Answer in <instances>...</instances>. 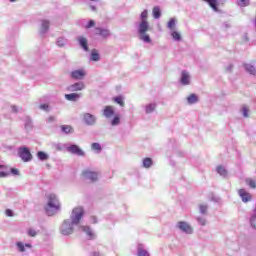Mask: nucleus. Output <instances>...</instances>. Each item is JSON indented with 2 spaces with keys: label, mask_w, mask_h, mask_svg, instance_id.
I'll return each instance as SVG.
<instances>
[{
  "label": "nucleus",
  "mask_w": 256,
  "mask_h": 256,
  "mask_svg": "<svg viewBox=\"0 0 256 256\" xmlns=\"http://www.w3.org/2000/svg\"><path fill=\"white\" fill-rule=\"evenodd\" d=\"M83 215H85V210L83 207H76L72 210L70 215V219H66L60 226L61 235H73L75 231V227L81 223V219H83Z\"/></svg>",
  "instance_id": "obj_1"
},
{
  "label": "nucleus",
  "mask_w": 256,
  "mask_h": 256,
  "mask_svg": "<svg viewBox=\"0 0 256 256\" xmlns=\"http://www.w3.org/2000/svg\"><path fill=\"white\" fill-rule=\"evenodd\" d=\"M148 17L149 12L147 10H143L140 14V21L135 23L138 38L144 43H151V37L149 36V34H147V31H149L150 29L149 21L147 20Z\"/></svg>",
  "instance_id": "obj_2"
},
{
  "label": "nucleus",
  "mask_w": 256,
  "mask_h": 256,
  "mask_svg": "<svg viewBox=\"0 0 256 256\" xmlns=\"http://www.w3.org/2000/svg\"><path fill=\"white\" fill-rule=\"evenodd\" d=\"M61 210V204L59 203V199L55 194H50L48 197V203L45 207L46 215L48 217H53V215H57Z\"/></svg>",
  "instance_id": "obj_3"
},
{
  "label": "nucleus",
  "mask_w": 256,
  "mask_h": 256,
  "mask_svg": "<svg viewBox=\"0 0 256 256\" xmlns=\"http://www.w3.org/2000/svg\"><path fill=\"white\" fill-rule=\"evenodd\" d=\"M18 155L24 161V163H29L31 161V152L27 149V147H20L18 149Z\"/></svg>",
  "instance_id": "obj_4"
},
{
  "label": "nucleus",
  "mask_w": 256,
  "mask_h": 256,
  "mask_svg": "<svg viewBox=\"0 0 256 256\" xmlns=\"http://www.w3.org/2000/svg\"><path fill=\"white\" fill-rule=\"evenodd\" d=\"M70 77L76 81H82V79L87 77V71H85V69L74 70L70 73Z\"/></svg>",
  "instance_id": "obj_5"
},
{
  "label": "nucleus",
  "mask_w": 256,
  "mask_h": 256,
  "mask_svg": "<svg viewBox=\"0 0 256 256\" xmlns=\"http://www.w3.org/2000/svg\"><path fill=\"white\" fill-rule=\"evenodd\" d=\"M176 227L187 235H191V233H193V227H191V225L185 221L178 222Z\"/></svg>",
  "instance_id": "obj_6"
},
{
  "label": "nucleus",
  "mask_w": 256,
  "mask_h": 256,
  "mask_svg": "<svg viewBox=\"0 0 256 256\" xmlns=\"http://www.w3.org/2000/svg\"><path fill=\"white\" fill-rule=\"evenodd\" d=\"M83 121H84L85 125H88L89 127H93V125H95V123H97V117L91 113H84Z\"/></svg>",
  "instance_id": "obj_7"
},
{
  "label": "nucleus",
  "mask_w": 256,
  "mask_h": 256,
  "mask_svg": "<svg viewBox=\"0 0 256 256\" xmlns=\"http://www.w3.org/2000/svg\"><path fill=\"white\" fill-rule=\"evenodd\" d=\"M68 153H72V155H77L78 157H84L85 152L79 148V146L72 144L67 147Z\"/></svg>",
  "instance_id": "obj_8"
},
{
  "label": "nucleus",
  "mask_w": 256,
  "mask_h": 256,
  "mask_svg": "<svg viewBox=\"0 0 256 256\" xmlns=\"http://www.w3.org/2000/svg\"><path fill=\"white\" fill-rule=\"evenodd\" d=\"M95 35H100L103 39H107V37H111V31L107 28L97 27L94 29Z\"/></svg>",
  "instance_id": "obj_9"
},
{
  "label": "nucleus",
  "mask_w": 256,
  "mask_h": 256,
  "mask_svg": "<svg viewBox=\"0 0 256 256\" xmlns=\"http://www.w3.org/2000/svg\"><path fill=\"white\" fill-rule=\"evenodd\" d=\"M79 231L86 234L87 239L93 240L95 239V232L89 226H80Z\"/></svg>",
  "instance_id": "obj_10"
},
{
  "label": "nucleus",
  "mask_w": 256,
  "mask_h": 256,
  "mask_svg": "<svg viewBox=\"0 0 256 256\" xmlns=\"http://www.w3.org/2000/svg\"><path fill=\"white\" fill-rule=\"evenodd\" d=\"M180 83L184 86L191 85V75L186 70L181 72Z\"/></svg>",
  "instance_id": "obj_11"
},
{
  "label": "nucleus",
  "mask_w": 256,
  "mask_h": 256,
  "mask_svg": "<svg viewBox=\"0 0 256 256\" xmlns=\"http://www.w3.org/2000/svg\"><path fill=\"white\" fill-rule=\"evenodd\" d=\"M238 195L240 199L243 201V203H249L253 197L249 192H247L245 189L238 190Z\"/></svg>",
  "instance_id": "obj_12"
},
{
  "label": "nucleus",
  "mask_w": 256,
  "mask_h": 256,
  "mask_svg": "<svg viewBox=\"0 0 256 256\" xmlns=\"http://www.w3.org/2000/svg\"><path fill=\"white\" fill-rule=\"evenodd\" d=\"M83 176L85 177V179H89L90 181H97L99 174L97 172H93L91 170H85L83 172Z\"/></svg>",
  "instance_id": "obj_13"
},
{
  "label": "nucleus",
  "mask_w": 256,
  "mask_h": 256,
  "mask_svg": "<svg viewBox=\"0 0 256 256\" xmlns=\"http://www.w3.org/2000/svg\"><path fill=\"white\" fill-rule=\"evenodd\" d=\"M113 115H115V108L113 106H105L103 110V116L106 119H111Z\"/></svg>",
  "instance_id": "obj_14"
},
{
  "label": "nucleus",
  "mask_w": 256,
  "mask_h": 256,
  "mask_svg": "<svg viewBox=\"0 0 256 256\" xmlns=\"http://www.w3.org/2000/svg\"><path fill=\"white\" fill-rule=\"evenodd\" d=\"M68 89L72 92L75 91H83L85 89V83L83 82H76L68 87Z\"/></svg>",
  "instance_id": "obj_15"
},
{
  "label": "nucleus",
  "mask_w": 256,
  "mask_h": 256,
  "mask_svg": "<svg viewBox=\"0 0 256 256\" xmlns=\"http://www.w3.org/2000/svg\"><path fill=\"white\" fill-rule=\"evenodd\" d=\"M49 25H51V22H49V20H41L40 35H45V33L49 31Z\"/></svg>",
  "instance_id": "obj_16"
},
{
  "label": "nucleus",
  "mask_w": 256,
  "mask_h": 256,
  "mask_svg": "<svg viewBox=\"0 0 256 256\" xmlns=\"http://www.w3.org/2000/svg\"><path fill=\"white\" fill-rule=\"evenodd\" d=\"M81 97H83V94H81V93L65 94V99H66L67 101L76 102V101L80 100Z\"/></svg>",
  "instance_id": "obj_17"
},
{
  "label": "nucleus",
  "mask_w": 256,
  "mask_h": 256,
  "mask_svg": "<svg viewBox=\"0 0 256 256\" xmlns=\"http://www.w3.org/2000/svg\"><path fill=\"white\" fill-rule=\"evenodd\" d=\"M137 256H151L149 250H146L143 244L137 245Z\"/></svg>",
  "instance_id": "obj_18"
},
{
  "label": "nucleus",
  "mask_w": 256,
  "mask_h": 256,
  "mask_svg": "<svg viewBox=\"0 0 256 256\" xmlns=\"http://www.w3.org/2000/svg\"><path fill=\"white\" fill-rule=\"evenodd\" d=\"M155 109H157L156 103H149L144 106V110L147 115H149L150 113H153V111H155Z\"/></svg>",
  "instance_id": "obj_19"
},
{
  "label": "nucleus",
  "mask_w": 256,
  "mask_h": 256,
  "mask_svg": "<svg viewBox=\"0 0 256 256\" xmlns=\"http://www.w3.org/2000/svg\"><path fill=\"white\" fill-rule=\"evenodd\" d=\"M79 45L84 49L85 51H89V46L87 45V38L83 36L78 37Z\"/></svg>",
  "instance_id": "obj_20"
},
{
  "label": "nucleus",
  "mask_w": 256,
  "mask_h": 256,
  "mask_svg": "<svg viewBox=\"0 0 256 256\" xmlns=\"http://www.w3.org/2000/svg\"><path fill=\"white\" fill-rule=\"evenodd\" d=\"M16 247L18 251H20V253H25V247H27L28 249H31L32 246L30 243L24 244L23 242H17Z\"/></svg>",
  "instance_id": "obj_21"
},
{
  "label": "nucleus",
  "mask_w": 256,
  "mask_h": 256,
  "mask_svg": "<svg viewBox=\"0 0 256 256\" xmlns=\"http://www.w3.org/2000/svg\"><path fill=\"white\" fill-rule=\"evenodd\" d=\"M244 69L246 73H249L250 75H256V68L253 64H244Z\"/></svg>",
  "instance_id": "obj_22"
},
{
  "label": "nucleus",
  "mask_w": 256,
  "mask_h": 256,
  "mask_svg": "<svg viewBox=\"0 0 256 256\" xmlns=\"http://www.w3.org/2000/svg\"><path fill=\"white\" fill-rule=\"evenodd\" d=\"M142 167H144V169H151V167H153V159L144 158L142 160Z\"/></svg>",
  "instance_id": "obj_23"
},
{
  "label": "nucleus",
  "mask_w": 256,
  "mask_h": 256,
  "mask_svg": "<svg viewBox=\"0 0 256 256\" xmlns=\"http://www.w3.org/2000/svg\"><path fill=\"white\" fill-rule=\"evenodd\" d=\"M90 61H101V55L99 54V52H97L96 49H93L91 54H90Z\"/></svg>",
  "instance_id": "obj_24"
},
{
  "label": "nucleus",
  "mask_w": 256,
  "mask_h": 256,
  "mask_svg": "<svg viewBox=\"0 0 256 256\" xmlns=\"http://www.w3.org/2000/svg\"><path fill=\"white\" fill-rule=\"evenodd\" d=\"M113 102L117 103V105H120V107H125V96H116L113 98Z\"/></svg>",
  "instance_id": "obj_25"
},
{
  "label": "nucleus",
  "mask_w": 256,
  "mask_h": 256,
  "mask_svg": "<svg viewBox=\"0 0 256 256\" xmlns=\"http://www.w3.org/2000/svg\"><path fill=\"white\" fill-rule=\"evenodd\" d=\"M216 173H218L220 177H224V178L227 177L228 175L227 169L224 166H217Z\"/></svg>",
  "instance_id": "obj_26"
},
{
  "label": "nucleus",
  "mask_w": 256,
  "mask_h": 256,
  "mask_svg": "<svg viewBox=\"0 0 256 256\" xmlns=\"http://www.w3.org/2000/svg\"><path fill=\"white\" fill-rule=\"evenodd\" d=\"M187 103L188 105H195V103H199V97H197L195 94H191L187 97Z\"/></svg>",
  "instance_id": "obj_27"
},
{
  "label": "nucleus",
  "mask_w": 256,
  "mask_h": 256,
  "mask_svg": "<svg viewBox=\"0 0 256 256\" xmlns=\"http://www.w3.org/2000/svg\"><path fill=\"white\" fill-rule=\"evenodd\" d=\"M177 26V18H171L167 23V28L170 31H175V27Z\"/></svg>",
  "instance_id": "obj_28"
},
{
  "label": "nucleus",
  "mask_w": 256,
  "mask_h": 256,
  "mask_svg": "<svg viewBox=\"0 0 256 256\" xmlns=\"http://www.w3.org/2000/svg\"><path fill=\"white\" fill-rule=\"evenodd\" d=\"M36 156L38 157L39 161H48L49 159V154L43 151H38Z\"/></svg>",
  "instance_id": "obj_29"
},
{
  "label": "nucleus",
  "mask_w": 256,
  "mask_h": 256,
  "mask_svg": "<svg viewBox=\"0 0 256 256\" xmlns=\"http://www.w3.org/2000/svg\"><path fill=\"white\" fill-rule=\"evenodd\" d=\"M152 14L154 19H160L161 18V8L159 6H155L152 10Z\"/></svg>",
  "instance_id": "obj_30"
},
{
  "label": "nucleus",
  "mask_w": 256,
  "mask_h": 256,
  "mask_svg": "<svg viewBox=\"0 0 256 256\" xmlns=\"http://www.w3.org/2000/svg\"><path fill=\"white\" fill-rule=\"evenodd\" d=\"M205 3H208V5L213 9V11H219L217 8V0H203Z\"/></svg>",
  "instance_id": "obj_31"
},
{
  "label": "nucleus",
  "mask_w": 256,
  "mask_h": 256,
  "mask_svg": "<svg viewBox=\"0 0 256 256\" xmlns=\"http://www.w3.org/2000/svg\"><path fill=\"white\" fill-rule=\"evenodd\" d=\"M170 35L173 41H181V33H179L178 31L172 30L170 31Z\"/></svg>",
  "instance_id": "obj_32"
},
{
  "label": "nucleus",
  "mask_w": 256,
  "mask_h": 256,
  "mask_svg": "<svg viewBox=\"0 0 256 256\" xmlns=\"http://www.w3.org/2000/svg\"><path fill=\"white\" fill-rule=\"evenodd\" d=\"M91 149L92 151H95V153H101V151L103 150V148L101 147V144L97 142L92 143Z\"/></svg>",
  "instance_id": "obj_33"
},
{
  "label": "nucleus",
  "mask_w": 256,
  "mask_h": 256,
  "mask_svg": "<svg viewBox=\"0 0 256 256\" xmlns=\"http://www.w3.org/2000/svg\"><path fill=\"white\" fill-rule=\"evenodd\" d=\"M62 133H65L66 135H69V133H73V127L69 125H62L61 126Z\"/></svg>",
  "instance_id": "obj_34"
},
{
  "label": "nucleus",
  "mask_w": 256,
  "mask_h": 256,
  "mask_svg": "<svg viewBox=\"0 0 256 256\" xmlns=\"http://www.w3.org/2000/svg\"><path fill=\"white\" fill-rule=\"evenodd\" d=\"M56 45L58 47H65L67 45V39H65L64 37L58 38L56 41Z\"/></svg>",
  "instance_id": "obj_35"
},
{
  "label": "nucleus",
  "mask_w": 256,
  "mask_h": 256,
  "mask_svg": "<svg viewBox=\"0 0 256 256\" xmlns=\"http://www.w3.org/2000/svg\"><path fill=\"white\" fill-rule=\"evenodd\" d=\"M24 127L27 131H29V129H32L33 127V123L31 122V118L26 117L25 118V123H24Z\"/></svg>",
  "instance_id": "obj_36"
},
{
  "label": "nucleus",
  "mask_w": 256,
  "mask_h": 256,
  "mask_svg": "<svg viewBox=\"0 0 256 256\" xmlns=\"http://www.w3.org/2000/svg\"><path fill=\"white\" fill-rule=\"evenodd\" d=\"M207 209H209V206H207L206 204L199 205V212L201 213V215H207Z\"/></svg>",
  "instance_id": "obj_37"
},
{
  "label": "nucleus",
  "mask_w": 256,
  "mask_h": 256,
  "mask_svg": "<svg viewBox=\"0 0 256 256\" xmlns=\"http://www.w3.org/2000/svg\"><path fill=\"white\" fill-rule=\"evenodd\" d=\"M120 123H121V118L119 116H115L111 121L112 127H117V125H119Z\"/></svg>",
  "instance_id": "obj_38"
},
{
  "label": "nucleus",
  "mask_w": 256,
  "mask_h": 256,
  "mask_svg": "<svg viewBox=\"0 0 256 256\" xmlns=\"http://www.w3.org/2000/svg\"><path fill=\"white\" fill-rule=\"evenodd\" d=\"M246 184L250 186L251 189H256V180H253L251 178L246 179Z\"/></svg>",
  "instance_id": "obj_39"
},
{
  "label": "nucleus",
  "mask_w": 256,
  "mask_h": 256,
  "mask_svg": "<svg viewBox=\"0 0 256 256\" xmlns=\"http://www.w3.org/2000/svg\"><path fill=\"white\" fill-rule=\"evenodd\" d=\"M196 221H198V223L202 226L205 227L207 225V219H205V217H197Z\"/></svg>",
  "instance_id": "obj_40"
},
{
  "label": "nucleus",
  "mask_w": 256,
  "mask_h": 256,
  "mask_svg": "<svg viewBox=\"0 0 256 256\" xmlns=\"http://www.w3.org/2000/svg\"><path fill=\"white\" fill-rule=\"evenodd\" d=\"M39 109H41V111H46V113H49V111H51V107L49 106V104H40Z\"/></svg>",
  "instance_id": "obj_41"
},
{
  "label": "nucleus",
  "mask_w": 256,
  "mask_h": 256,
  "mask_svg": "<svg viewBox=\"0 0 256 256\" xmlns=\"http://www.w3.org/2000/svg\"><path fill=\"white\" fill-rule=\"evenodd\" d=\"M237 5H239V7H247L249 5V0H237Z\"/></svg>",
  "instance_id": "obj_42"
},
{
  "label": "nucleus",
  "mask_w": 256,
  "mask_h": 256,
  "mask_svg": "<svg viewBox=\"0 0 256 256\" xmlns=\"http://www.w3.org/2000/svg\"><path fill=\"white\" fill-rule=\"evenodd\" d=\"M241 113L243 117L245 118L249 117V108H247V106H243L241 109Z\"/></svg>",
  "instance_id": "obj_43"
},
{
  "label": "nucleus",
  "mask_w": 256,
  "mask_h": 256,
  "mask_svg": "<svg viewBox=\"0 0 256 256\" xmlns=\"http://www.w3.org/2000/svg\"><path fill=\"white\" fill-rule=\"evenodd\" d=\"M57 121V118L55 116H49L46 119V123H55Z\"/></svg>",
  "instance_id": "obj_44"
},
{
  "label": "nucleus",
  "mask_w": 256,
  "mask_h": 256,
  "mask_svg": "<svg viewBox=\"0 0 256 256\" xmlns=\"http://www.w3.org/2000/svg\"><path fill=\"white\" fill-rule=\"evenodd\" d=\"M85 27L86 29H91V27H95V21L90 20Z\"/></svg>",
  "instance_id": "obj_45"
},
{
  "label": "nucleus",
  "mask_w": 256,
  "mask_h": 256,
  "mask_svg": "<svg viewBox=\"0 0 256 256\" xmlns=\"http://www.w3.org/2000/svg\"><path fill=\"white\" fill-rule=\"evenodd\" d=\"M28 235L30 237H35L37 235V231H35V229H29L28 230Z\"/></svg>",
  "instance_id": "obj_46"
},
{
  "label": "nucleus",
  "mask_w": 256,
  "mask_h": 256,
  "mask_svg": "<svg viewBox=\"0 0 256 256\" xmlns=\"http://www.w3.org/2000/svg\"><path fill=\"white\" fill-rule=\"evenodd\" d=\"M226 71H228V73H231L233 71V64H228L226 66Z\"/></svg>",
  "instance_id": "obj_47"
},
{
  "label": "nucleus",
  "mask_w": 256,
  "mask_h": 256,
  "mask_svg": "<svg viewBox=\"0 0 256 256\" xmlns=\"http://www.w3.org/2000/svg\"><path fill=\"white\" fill-rule=\"evenodd\" d=\"M10 171L12 175H19V170H17V168H11Z\"/></svg>",
  "instance_id": "obj_48"
},
{
  "label": "nucleus",
  "mask_w": 256,
  "mask_h": 256,
  "mask_svg": "<svg viewBox=\"0 0 256 256\" xmlns=\"http://www.w3.org/2000/svg\"><path fill=\"white\" fill-rule=\"evenodd\" d=\"M6 215H7V217H13V210L7 209L6 210Z\"/></svg>",
  "instance_id": "obj_49"
},
{
  "label": "nucleus",
  "mask_w": 256,
  "mask_h": 256,
  "mask_svg": "<svg viewBox=\"0 0 256 256\" xmlns=\"http://www.w3.org/2000/svg\"><path fill=\"white\" fill-rule=\"evenodd\" d=\"M90 223H93V224L98 223L97 218L95 216H91L90 217Z\"/></svg>",
  "instance_id": "obj_50"
},
{
  "label": "nucleus",
  "mask_w": 256,
  "mask_h": 256,
  "mask_svg": "<svg viewBox=\"0 0 256 256\" xmlns=\"http://www.w3.org/2000/svg\"><path fill=\"white\" fill-rule=\"evenodd\" d=\"M0 177H9V172L0 171Z\"/></svg>",
  "instance_id": "obj_51"
},
{
  "label": "nucleus",
  "mask_w": 256,
  "mask_h": 256,
  "mask_svg": "<svg viewBox=\"0 0 256 256\" xmlns=\"http://www.w3.org/2000/svg\"><path fill=\"white\" fill-rule=\"evenodd\" d=\"M11 110L13 113H17V106H11Z\"/></svg>",
  "instance_id": "obj_52"
},
{
  "label": "nucleus",
  "mask_w": 256,
  "mask_h": 256,
  "mask_svg": "<svg viewBox=\"0 0 256 256\" xmlns=\"http://www.w3.org/2000/svg\"><path fill=\"white\" fill-rule=\"evenodd\" d=\"M91 11H97V7L95 5H90Z\"/></svg>",
  "instance_id": "obj_53"
},
{
  "label": "nucleus",
  "mask_w": 256,
  "mask_h": 256,
  "mask_svg": "<svg viewBox=\"0 0 256 256\" xmlns=\"http://www.w3.org/2000/svg\"><path fill=\"white\" fill-rule=\"evenodd\" d=\"M91 256H101V255L99 254V252H93V253L91 254Z\"/></svg>",
  "instance_id": "obj_54"
},
{
  "label": "nucleus",
  "mask_w": 256,
  "mask_h": 256,
  "mask_svg": "<svg viewBox=\"0 0 256 256\" xmlns=\"http://www.w3.org/2000/svg\"><path fill=\"white\" fill-rule=\"evenodd\" d=\"M17 0H10V3H15Z\"/></svg>",
  "instance_id": "obj_55"
},
{
  "label": "nucleus",
  "mask_w": 256,
  "mask_h": 256,
  "mask_svg": "<svg viewBox=\"0 0 256 256\" xmlns=\"http://www.w3.org/2000/svg\"><path fill=\"white\" fill-rule=\"evenodd\" d=\"M1 167H2V166L0 165V169H1Z\"/></svg>",
  "instance_id": "obj_56"
}]
</instances>
